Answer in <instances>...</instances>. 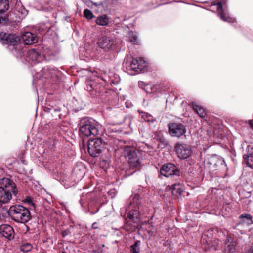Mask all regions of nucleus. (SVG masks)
Returning a JSON list of instances; mask_svg holds the SVG:
<instances>
[{"label": "nucleus", "instance_id": "nucleus-12", "mask_svg": "<svg viewBox=\"0 0 253 253\" xmlns=\"http://www.w3.org/2000/svg\"><path fill=\"white\" fill-rule=\"evenodd\" d=\"M214 5L217 6L218 15L223 21L229 23H234L235 21L234 18L229 16L228 10L225 8L223 9L222 4L221 2L215 4Z\"/></svg>", "mask_w": 253, "mask_h": 253}, {"label": "nucleus", "instance_id": "nucleus-16", "mask_svg": "<svg viewBox=\"0 0 253 253\" xmlns=\"http://www.w3.org/2000/svg\"><path fill=\"white\" fill-rule=\"evenodd\" d=\"M247 149V154L243 156L244 161L247 166L253 168V148L248 146Z\"/></svg>", "mask_w": 253, "mask_h": 253}, {"label": "nucleus", "instance_id": "nucleus-7", "mask_svg": "<svg viewBox=\"0 0 253 253\" xmlns=\"http://www.w3.org/2000/svg\"><path fill=\"white\" fill-rule=\"evenodd\" d=\"M169 132L172 137L179 138L186 132L185 126L180 123H171L168 125Z\"/></svg>", "mask_w": 253, "mask_h": 253}, {"label": "nucleus", "instance_id": "nucleus-40", "mask_svg": "<svg viewBox=\"0 0 253 253\" xmlns=\"http://www.w3.org/2000/svg\"><path fill=\"white\" fill-rule=\"evenodd\" d=\"M62 253H67L65 252H62Z\"/></svg>", "mask_w": 253, "mask_h": 253}, {"label": "nucleus", "instance_id": "nucleus-33", "mask_svg": "<svg viewBox=\"0 0 253 253\" xmlns=\"http://www.w3.org/2000/svg\"><path fill=\"white\" fill-rule=\"evenodd\" d=\"M157 139L162 143H164L165 142L166 139L161 134L159 133L157 136Z\"/></svg>", "mask_w": 253, "mask_h": 253}, {"label": "nucleus", "instance_id": "nucleus-34", "mask_svg": "<svg viewBox=\"0 0 253 253\" xmlns=\"http://www.w3.org/2000/svg\"><path fill=\"white\" fill-rule=\"evenodd\" d=\"M147 66H148V63H146L144 60L143 59V73L146 71H148V70H147Z\"/></svg>", "mask_w": 253, "mask_h": 253}, {"label": "nucleus", "instance_id": "nucleus-17", "mask_svg": "<svg viewBox=\"0 0 253 253\" xmlns=\"http://www.w3.org/2000/svg\"><path fill=\"white\" fill-rule=\"evenodd\" d=\"M239 219H240V221L238 223L235 228V229L237 227L239 226L240 225L245 224L246 225H249L253 223V218L250 214H243L239 216Z\"/></svg>", "mask_w": 253, "mask_h": 253}, {"label": "nucleus", "instance_id": "nucleus-36", "mask_svg": "<svg viewBox=\"0 0 253 253\" xmlns=\"http://www.w3.org/2000/svg\"><path fill=\"white\" fill-rule=\"evenodd\" d=\"M249 124L250 125V126L253 124V120H250L249 121Z\"/></svg>", "mask_w": 253, "mask_h": 253}, {"label": "nucleus", "instance_id": "nucleus-1", "mask_svg": "<svg viewBox=\"0 0 253 253\" xmlns=\"http://www.w3.org/2000/svg\"><path fill=\"white\" fill-rule=\"evenodd\" d=\"M0 183V202L7 204L12 199V196H16L18 192L16 185L8 178L1 179Z\"/></svg>", "mask_w": 253, "mask_h": 253}, {"label": "nucleus", "instance_id": "nucleus-25", "mask_svg": "<svg viewBox=\"0 0 253 253\" xmlns=\"http://www.w3.org/2000/svg\"><path fill=\"white\" fill-rule=\"evenodd\" d=\"M32 248L33 246L30 243H24L20 246V249L23 252H28L30 251Z\"/></svg>", "mask_w": 253, "mask_h": 253}, {"label": "nucleus", "instance_id": "nucleus-26", "mask_svg": "<svg viewBox=\"0 0 253 253\" xmlns=\"http://www.w3.org/2000/svg\"><path fill=\"white\" fill-rule=\"evenodd\" d=\"M154 87L151 84H147L144 85L143 84V90L148 93H152L154 91Z\"/></svg>", "mask_w": 253, "mask_h": 253}, {"label": "nucleus", "instance_id": "nucleus-39", "mask_svg": "<svg viewBox=\"0 0 253 253\" xmlns=\"http://www.w3.org/2000/svg\"><path fill=\"white\" fill-rule=\"evenodd\" d=\"M141 82H139V86H140V85H141Z\"/></svg>", "mask_w": 253, "mask_h": 253}, {"label": "nucleus", "instance_id": "nucleus-5", "mask_svg": "<svg viewBox=\"0 0 253 253\" xmlns=\"http://www.w3.org/2000/svg\"><path fill=\"white\" fill-rule=\"evenodd\" d=\"M205 161L207 166L212 170H217L225 165L224 159L215 154L207 156Z\"/></svg>", "mask_w": 253, "mask_h": 253}, {"label": "nucleus", "instance_id": "nucleus-28", "mask_svg": "<svg viewBox=\"0 0 253 253\" xmlns=\"http://www.w3.org/2000/svg\"><path fill=\"white\" fill-rule=\"evenodd\" d=\"M73 228L72 227H70V228L62 231V236L63 237L65 238L67 236H72V230Z\"/></svg>", "mask_w": 253, "mask_h": 253}, {"label": "nucleus", "instance_id": "nucleus-2", "mask_svg": "<svg viewBox=\"0 0 253 253\" xmlns=\"http://www.w3.org/2000/svg\"><path fill=\"white\" fill-rule=\"evenodd\" d=\"M8 212L11 218L16 222L26 223L31 217L29 209L21 205L11 206Z\"/></svg>", "mask_w": 253, "mask_h": 253}, {"label": "nucleus", "instance_id": "nucleus-19", "mask_svg": "<svg viewBox=\"0 0 253 253\" xmlns=\"http://www.w3.org/2000/svg\"><path fill=\"white\" fill-rule=\"evenodd\" d=\"M28 57L32 62H40V54L35 49H31L28 51Z\"/></svg>", "mask_w": 253, "mask_h": 253}, {"label": "nucleus", "instance_id": "nucleus-24", "mask_svg": "<svg viewBox=\"0 0 253 253\" xmlns=\"http://www.w3.org/2000/svg\"><path fill=\"white\" fill-rule=\"evenodd\" d=\"M140 241H136L135 243L130 246V253H140Z\"/></svg>", "mask_w": 253, "mask_h": 253}, {"label": "nucleus", "instance_id": "nucleus-23", "mask_svg": "<svg viewBox=\"0 0 253 253\" xmlns=\"http://www.w3.org/2000/svg\"><path fill=\"white\" fill-rule=\"evenodd\" d=\"M193 110L201 117L205 116L206 113L204 109L195 103H192Z\"/></svg>", "mask_w": 253, "mask_h": 253}, {"label": "nucleus", "instance_id": "nucleus-8", "mask_svg": "<svg viewBox=\"0 0 253 253\" xmlns=\"http://www.w3.org/2000/svg\"><path fill=\"white\" fill-rule=\"evenodd\" d=\"M174 149L178 157L181 159H186L192 154L191 146L185 143H177L174 146Z\"/></svg>", "mask_w": 253, "mask_h": 253}, {"label": "nucleus", "instance_id": "nucleus-32", "mask_svg": "<svg viewBox=\"0 0 253 253\" xmlns=\"http://www.w3.org/2000/svg\"><path fill=\"white\" fill-rule=\"evenodd\" d=\"M93 5L96 6L101 5L103 2L107 1L108 0H89Z\"/></svg>", "mask_w": 253, "mask_h": 253}, {"label": "nucleus", "instance_id": "nucleus-9", "mask_svg": "<svg viewBox=\"0 0 253 253\" xmlns=\"http://www.w3.org/2000/svg\"><path fill=\"white\" fill-rule=\"evenodd\" d=\"M116 44V39L112 36L103 35L98 41L99 47L106 50L113 49Z\"/></svg>", "mask_w": 253, "mask_h": 253}, {"label": "nucleus", "instance_id": "nucleus-38", "mask_svg": "<svg viewBox=\"0 0 253 253\" xmlns=\"http://www.w3.org/2000/svg\"><path fill=\"white\" fill-rule=\"evenodd\" d=\"M251 128H252V129H253V124H252V125L251 126Z\"/></svg>", "mask_w": 253, "mask_h": 253}, {"label": "nucleus", "instance_id": "nucleus-35", "mask_svg": "<svg viewBox=\"0 0 253 253\" xmlns=\"http://www.w3.org/2000/svg\"><path fill=\"white\" fill-rule=\"evenodd\" d=\"M92 228L94 229H97L98 228V227L97 226V223L96 222H94L92 224Z\"/></svg>", "mask_w": 253, "mask_h": 253}, {"label": "nucleus", "instance_id": "nucleus-31", "mask_svg": "<svg viewBox=\"0 0 253 253\" xmlns=\"http://www.w3.org/2000/svg\"><path fill=\"white\" fill-rule=\"evenodd\" d=\"M9 22L8 16L7 14L0 16V24H5Z\"/></svg>", "mask_w": 253, "mask_h": 253}, {"label": "nucleus", "instance_id": "nucleus-27", "mask_svg": "<svg viewBox=\"0 0 253 253\" xmlns=\"http://www.w3.org/2000/svg\"><path fill=\"white\" fill-rule=\"evenodd\" d=\"M137 214V211H130L128 214L127 218L132 221H134V223L136 222L135 221V215H136ZM135 218H137V216H135Z\"/></svg>", "mask_w": 253, "mask_h": 253}, {"label": "nucleus", "instance_id": "nucleus-13", "mask_svg": "<svg viewBox=\"0 0 253 253\" xmlns=\"http://www.w3.org/2000/svg\"><path fill=\"white\" fill-rule=\"evenodd\" d=\"M237 242L230 235H228L224 244V251L225 253H236Z\"/></svg>", "mask_w": 253, "mask_h": 253}, {"label": "nucleus", "instance_id": "nucleus-4", "mask_svg": "<svg viewBox=\"0 0 253 253\" xmlns=\"http://www.w3.org/2000/svg\"><path fill=\"white\" fill-rule=\"evenodd\" d=\"M79 132L80 135L86 137L97 136L99 134L98 127L88 121L84 123L81 122Z\"/></svg>", "mask_w": 253, "mask_h": 253}, {"label": "nucleus", "instance_id": "nucleus-20", "mask_svg": "<svg viewBox=\"0 0 253 253\" xmlns=\"http://www.w3.org/2000/svg\"><path fill=\"white\" fill-rule=\"evenodd\" d=\"M132 222L134 223V221H131L127 218L124 225V229L129 232L134 231L138 227V225L133 224Z\"/></svg>", "mask_w": 253, "mask_h": 253}, {"label": "nucleus", "instance_id": "nucleus-22", "mask_svg": "<svg viewBox=\"0 0 253 253\" xmlns=\"http://www.w3.org/2000/svg\"><path fill=\"white\" fill-rule=\"evenodd\" d=\"M9 9L8 0H0V14L4 13Z\"/></svg>", "mask_w": 253, "mask_h": 253}, {"label": "nucleus", "instance_id": "nucleus-11", "mask_svg": "<svg viewBox=\"0 0 253 253\" xmlns=\"http://www.w3.org/2000/svg\"><path fill=\"white\" fill-rule=\"evenodd\" d=\"M0 234L8 241L12 240L15 236L13 227L8 224H2L0 226Z\"/></svg>", "mask_w": 253, "mask_h": 253}, {"label": "nucleus", "instance_id": "nucleus-37", "mask_svg": "<svg viewBox=\"0 0 253 253\" xmlns=\"http://www.w3.org/2000/svg\"><path fill=\"white\" fill-rule=\"evenodd\" d=\"M248 253H253V248H250L248 251Z\"/></svg>", "mask_w": 253, "mask_h": 253}, {"label": "nucleus", "instance_id": "nucleus-14", "mask_svg": "<svg viewBox=\"0 0 253 253\" xmlns=\"http://www.w3.org/2000/svg\"><path fill=\"white\" fill-rule=\"evenodd\" d=\"M127 157L128 163L131 168H137L140 167V162L135 151L130 150L128 153Z\"/></svg>", "mask_w": 253, "mask_h": 253}, {"label": "nucleus", "instance_id": "nucleus-21", "mask_svg": "<svg viewBox=\"0 0 253 253\" xmlns=\"http://www.w3.org/2000/svg\"><path fill=\"white\" fill-rule=\"evenodd\" d=\"M108 22L109 19L106 15L98 16L96 19V24L100 26H106Z\"/></svg>", "mask_w": 253, "mask_h": 253}, {"label": "nucleus", "instance_id": "nucleus-3", "mask_svg": "<svg viewBox=\"0 0 253 253\" xmlns=\"http://www.w3.org/2000/svg\"><path fill=\"white\" fill-rule=\"evenodd\" d=\"M19 37L15 34L3 32L0 33V41L1 43L12 46L13 52L18 56H21L23 55V51H22V46L19 44Z\"/></svg>", "mask_w": 253, "mask_h": 253}, {"label": "nucleus", "instance_id": "nucleus-15", "mask_svg": "<svg viewBox=\"0 0 253 253\" xmlns=\"http://www.w3.org/2000/svg\"><path fill=\"white\" fill-rule=\"evenodd\" d=\"M21 38L25 44H33L38 41L37 36L30 32H26L22 34Z\"/></svg>", "mask_w": 253, "mask_h": 253}, {"label": "nucleus", "instance_id": "nucleus-30", "mask_svg": "<svg viewBox=\"0 0 253 253\" xmlns=\"http://www.w3.org/2000/svg\"><path fill=\"white\" fill-rule=\"evenodd\" d=\"M84 17L88 19H91L93 17L92 13L88 9H86L84 10Z\"/></svg>", "mask_w": 253, "mask_h": 253}, {"label": "nucleus", "instance_id": "nucleus-6", "mask_svg": "<svg viewBox=\"0 0 253 253\" xmlns=\"http://www.w3.org/2000/svg\"><path fill=\"white\" fill-rule=\"evenodd\" d=\"M102 140L100 138L89 140L88 143V151L92 157H97L101 152Z\"/></svg>", "mask_w": 253, "mask_h": 253}, {"label": "nucleus", "instance_id": "nucleus-10", "mask_svg": "<svg viewBox=\"0 0 253 253\" xmlns=\"http://www.w3.org/2000/svg\"><path fill=\"white\" fill-rule=\"evenodd\" d=\"M160 173L161 175L168 177L169 176L179 175V170L174 164L167 163L164 164L161 168Z\"/></svg>", "mask_w": 253, "mask_h": 253}, {"label": "nucleus", "instance_id": "nucleus-18", "mask_svg": "<svg viewBox=\"0 0 253 253\" xmlns=\"http://www.w3.org/2000/svg\"><path fill=\"white\" fill-rule=\"evenodd\" d=\"M142 60L140 58L133 59L131 64V68L134 71L140 73L142 70Z\"/></svg>", "mask_w": 253, "mask_h": 253}, {"label": "nucleus", "instance_id": "nucleus-29", "mask_svg": "<svg viewBox=\"0 0 253 253\" xmlns=\"http://www.w3.org/2000/svg\"><path fill=\"white\" fill-rule=\"evenodd\" d=\"M143 119L145 121L147 122H153L154 121V118L150 114L147 113L143 112Z\"/></svg>", "mask_w": 253, "mask_h": 253}]
</instances>
